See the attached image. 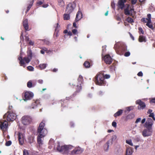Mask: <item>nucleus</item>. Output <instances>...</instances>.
<instances>
[{"mask_svg": "<svg viewBox=\"0 0 155 155\" xmlns=\"http://www.w3.org/2000/svg\"><path fill=\"white\" fill-rule=\"evenodd\" d=\"M150 102L152 103H155V98H152L150 100Z\"/></svg>", "mask_w": 155, "mask_h": 155, "instance_id": "nucleus-59", "label": "nucleus"}, {"mask_svg": "<svg viewBox=\"0 0 155 155\" xmlns=\"http://www.w3.org/2000/svg\"><path fill=\"white\" fill-rule=\"evenodd\" d=\"M138 30L139 31V32L140 33H140H141L142 34H143L144 31L141 28H139Z\"/></svg>", "mask_w": 155, "mask_h": 155, "instance_id": "nucleus-45", "label": "nucleus"}, {"mask_svg": "<svg viewBox=\"0 0 155 155\" xmlns=\"http://www.w3.org/2000/svg\"><path fill=\"white\" fill-rule=\"evenodd\" d=\"M139 40L140 42H142L143 41L146 42L145 38L142 35H140Z\"/></svg>", "mask_w": 155, "mask_h": 155, "instance_id": "nucleus-29", "label": "nucleus"}, {"mask_svg": "<svg viewBox=\"0 0 155 155\" xmlns=\"http://www.w3.org/2000/svg\"><path fill=\"white\" fill-rule=\"evenodd\" d=\"M98 94L99 96H102L103 94V92L101 91H100L98 93Z\"/></svg>", "mask_w": 155, "mask_h": 155, "instance_id": "nucleus-55", "label": "nucleus"}, {"mask_svg": "<svg viewBox=\"0 0 155 155\" xmlns=\"http://www.w3.org/2000/svg\"><path fill=\"white\" fill-rule=\"evenodd\" d=\"M102 48H103V49H102L103 52H105L106 51L105 49H106V46H103Z\"/></svg>", "mask_w": 155, "mask_h": 155, "instance_id": "nucleus-62", "label": "nucleus"}, {"mask_svg": "<svg viewBox=\"0 0 155 155\" xmlns=\"http://www.w3.org/2000/svg\"><path fill=\"white\" fill-rule=\"evenodd\" d=\"M110 75L108 74H106L105 76H104V79H108L110 78Z\"/></svg>", "mask_w": 155, "mask_h": 155, "instance_id": "nucleus-56", "label": "nucleus"}, {"mask_svg": "<svg viewBox=\"0 0 155 155\" xmlns=\"http://www.w3.org/2000/svg\"><path fill=\"white\" fill-rule=\"evenodd\" d=\"M137 2V0H131V3L132 4H135Z\"/></svg>", "mask_w": 155, "mask_h": 155, "instance_id": "nucleus-50", "label": "nucleus"}, {"mask_svg": "<svg viewBox=\"0 0 155 155\" xmlns=\"http://www.w3.org/2000/svg\"><path fill=\"white\" fill-rule=\"evenodd\" d=\"M105 62L107 64H110L112 61V58L109 54L105 55L104 58Z\"/></svg>", "mask_w": 155, "mask_h": 155, "instance_id": "nucleus-13", "label": "nucleus"}, {"mask_svg": "<svg viewBox=\"0 0 155 155\" xmlns=\"http://www.w3.org/2000/svg\"><path fill=\"white\" fill-rule=\"evenodd\" d=\"M146 119L145 118H143V119L141 121V123L142 124H143V123H144L145 121H146Z\"/></svg>", "mask_w": 155, "mask_h": 155, "instance_id": "nucleus-64", "label": "nucleus"}, {"mask_svg": "<svg viewBox=\"0 0 155 155\" xmlns=\"http://www.w3.org/2000/svg\"><path fill=\"white\" fill-rule=\"evenodd\" d=\"M84 65L85 67L86 68H89L90 66V64L88 61H85L84 64Z\"/></svg>", "mask_w": 155, "mask_h": 155, "instance_id": "nucleus-35", "label": "nucleus"}, {"mask_svg": "<svg viewBox=\"0 0 155 155\" xmlns=\"http://www.w3.org/2000/svg\"><path fill=\"white\" fill-rule=\"evenodd\" d=\"M76 7V3L75 1L69 3L67 5L66 11L67 13L70 14L74 10Z\"/></svg>", "mask_w": 155, "mask_h": 155, "instance_id": "nucleus-8", "label": "nucleus"}, {"mask_svg": "<svg viewBox=\"0 0 155 155\" xmlns=\"http://www.w3.org/2000/svg\"><path fill=\"white\" fill-rule=\"evenodd\" d=\"M22 123L24 125L29 124L31 121V118L29 116H24L22 118Z\"/></svg>", "mask_w": 155, "mask_h": 155, "instance_id": "nucleus-9", "label": "nucleus"}, {"mask_svg": "<svg viewBox=\"0 0 155 155\" xmlns=\"http://www.w3.org/2000/svg\"><path fill=\"white\" fill-rule=\"evenodd\" d=\"M149 117H151L153 118V120L155 121V118L154 117V114L153 113H152L150 114Z\"/></svg>", "mask_w": 155, "mask_h": 155, "instance_id": "nucleus-43", "label": "nucleus"}, {"mask_svg": "<svg viewBox=\"0 0 155 155\" xmlns=\"http://www.w3.org/2000/svg\"><path fill=\"white\" fill-rule=\"evenodd\" d=\"M16 117V114L13 113H7L3 116L4 118H7L8 121H13L15 119Z\"/></svg>", "mask_w": 155, "mask_h": 155, "instance_id": "nucleus-5", "label": "nucleus"}, {"mask_svg": "<svg viewBox=\"0 0 155 155\" xmlns=\"http://www.w3.org/2000/svg\"><path fill=\"white\" fill-rule=\"evenodd\" d=\"M32 57V51L30 49H28L27 51V57L22 58V53L21 52L18 59L19 61V64L21 66L25 68L26 66L25 64H28L31 61Z\"/></svg>", "mask_w": 155, "mask_h": 155, "instance_id": "nucleus-2", "label": "nucleus"}, {"mask_svg": "<svg viewBox=\"0 0 155 155\" xmlns=\"http://www.w3.org/2000/svg\"><path fill=\"white\" fill-rule=\"evenodd\" d=\"M47 65V64H41L39 65V67L41 69H43L45 68Z\"/></svg>", "mask_w": 155, "mask_h": 155, "instance_id": "nucleus-32", "label": "nucleus"}, {"mask_svg": "<svg viewBox=\"0 0 155 155\" xmlns=\"http://www.w3.org/2000/svg\"><path fill=\"white\" fill-rule=\"evenodd\" d=\"M112 125L114 127H117V123L115 121H113L112 123Z\"/></svg>", "mask_w": 155, "mask_h": 155, "instance_id": "nucleus-48", "label": "nucleus"}, {"mask_svg": "<svg viewBox=\"0 0 155 155\" xmlns=\"http://www.w3.org/2000/svg\"><path fill=\"white\" fill-rule=\"evenodd\" d=\"M38 82L40 84H42L43 83V81L42 80L40 79L38 80Z\"/></svg>", "mask_w": 155, "mask_h": 155, "instance_id": "nucleus-58", "label": "nucleus"}, {"mask_svg": "<svg viewBox=\"0 0 155 155\" xmlns=\"http://www.w3.org/2000/svg\"><path fill=\"white\" fill-rule=\"evenodd\" d=\"M81 89H80V88L79 87H77V88H76V92H75V93H76V92H79V91H81Z\"/></svg>", "mask_w": 155, "mask_h": 155, "instance_id": "nucleus-60", "label": "nucleus"}, {"mask_svg": "<svg viewBox=\"0 0 155 155\" xmlns=\"http://www.w3.org/2000/svg\"><path fill=\"white\" fill-rule=\"evenodd\" d=\"M29 44L30 45H31L33 46L34 45V42L32 41H30L29 42Z\"/></svg>", "mask_w": 155, "mask_h": 155, "instance_id": "nucleus-57", "label": "nucleus"}, {"mask_svg": "<svg viewBox=\"0 0 155 155\" xmlns=\"http://www.w3.org/2000/svg\"><path fill=\"white\" fill-rule=\"evenodd\" d=\"M133 153L132 149L131 147H128L126 150V155H132Z\"/></svg>", "mask_w": 155, "mask_h": 155, "instance_id": "nucleus-25", "label": "nucleus"}, {"mask_svg": "<svg viewBox=\"0 0 155 155\" xmlns=\"http://www.w3.org/2000/svg\"><path fill=\"white\" fill-rule=\"evenodd\" d=\"M136 104H138L140 106V108H139L140 110H143L146 107V104L145 103L142 101L140 100H137L136 101Z\"/></svg>", "mask_w": 155, "mask_h": 155, "instance_id": "nucleus-15", "label": "nucleus"}, {"mask_svg": "<svg viewBox=\"0 0 155 155\" xmlns=\"http://www.w3.org/2000/svg\"><path fill=\"white\" fill-rule=\"evenodd\" d=\"M58 4L59 6L61 7H64L65 3L63 0H58Z\"/></svg>", "mask_w": 155, "mask_h": 155, "instance_id": "nucleus-27", "label": "nucleus"}, {"mask_svg": "<svg viewBox=\"0 0 155 155\" xmlns=\"http://www.w3.org/2000/svg\"><path fill=\"white\" fill-rule=\"evenodd\" d=\"M149 20V18L148 17L146 18H143L141 19V21L143 22L147 23L148 21Z\"/></svg>", "mask_w": 155, "mask_h": 155, "instance_id": "nucleus-38", "label": "nucleus"}, {"mask_svg": "<svg viewBox=\"0 0 155 155\" xmlns=\"http://www.w3.org/2000/svg\"><path fill=\"white\" fill-rule=\"evenodd\" d=\"M152 111H152V110H151V109H149L148 110L147 113L148 114H151V113H152Z\"/></svg>", "mask_w": 155, "mask_h": 155, "instance_id": "nucleus-63", "label": "nucleus"}, {"mask_svg": "<svg viewBox=\"0 0 155 155\" xmlns=\"http://www.w3.org/2000/svg\"><path fill=\"white\" fill-rule=\"evenodd\" d=\"M126 143L131 146H133V143H132V141L130 140H126Z\"/></svg>", "mask_w": 155, "mask_h": 155, "instance_id": "nucleus-40", "label": "nucleus"}, {"mask_svg": "<svg viewBox=\"0 0 155 155\" xmlns=\"http://www.w3.org/2000/svg\"><path fill=\"white\" fill-rule=\"evenodd\" d=\"M127 0H119L118 2V6L119 8L122 9L124 6V3Z\"/></svg>", "mask_w": 155, "mask_h": 155, "instance_id": "nucleus-18", "label": "nucleus"}, {"mask_svg": "<svg viewBox=\"0 0 155 155\" xmlns=\"http://www.w3.org/2000/svg\"><path fill=\"white\" fill-rule=\"evenodd\" d=\"M123 112V110L121 109H120L118 110L116 113L114 114V116L115 117L120 115Z\"/></svg>", "mask_w": 155, "mask_h": 155, "instance_id": "nucleus-26", "label": "nucleus"}, {"mask_svg": "<svg viewBox=\"0 0 155 155\" xmlns=\"http://www.w3.org/2000/svg\"><path fill=\"white\" fill-rule=\"evenodd\" d=\"M94 82L99 86H105L106 82L104 79V75L101 73L97 74L95 77Z\"/></svg>", "mask_w": 155, "mask_h": 155, "instance_id": "nucleus-4", "label": "nucleus"}, {"mask_svg": "<svg viewBox=\"0 0 155 155\" xmlns=\"http://www.w3.org/2000/svg\"><path fill=\"white\" fill-rule=\"evenodd\" d=\"M117 138V136L115 135H113L111 139L109 140L108 141H110L112 143V144L113 143V141H115Z\"/></svg>", "mask_w": 155, "mask_h": 155, "instance_id": "nucleus-34", "label": "nucleus"}, {"mask_svg": "<svg viewBox=\"0 0 155 155\" xmlns=\"http://www.w3.org/2000/svg\"><path fill=\"white\" fill-rule=\"evenodd\" d=\"M12 144V142L10 140H9L7 142L5 143V145L7 146H10Z\"/></svg>", "mask_w": 155, "mask_h": 155, "instance_id": "nucleus-44", "label": "nucleus"}, {"mask_svg": "<svg viewBox=\"0 0 155 155\" xmlns=\"http://www.w3.org/2000/svg\"><path fill=\"white\" fill-rule=\"evenodd\" d=\"M147 17L148 18H149V20L148 21L146 25L149 28H150L153 29V25L151 23V15L150 14H147Z\"/></svg>", "mask_w": 155, "mask_h": 155, "instance_id": "nucleus-16", "label": "nucleus"}, {"mask_svg": "<svg viewBox=\"0 0 155 155\" xmlns=\"http://www.w3.org/2000/svg\"><path fill=\"white\" fill-rule=\"evenodd\" d=\"M149 8L150 10L152 12L155 11V7L154 6V5L152 3L150 4Z\"/></svg>", "mask_w": 155, "mask_h": 155, "instance_id": "nucleus-31", "label": "nucleus"}, {"mask_svg": "<svg viewBox=\"0 0 155 155\" xmlns=\"http://www.w3.org/2000/svg\"><path fill=\"white\" fill-rule=\"evenodd\" d=\"M45 123L43 120L40 124L38 129V135L37 137V142L40 147L43 144L42 138L44 137L47 133V130L44 128Z\"/></svg>", "mask_w": 155, "mask_h": 155, "instance_id": "nucleus-1", "label": "nucleus"}, {"mask_svg": "<svg viewBox=\"0 0 155 155\" xmlns=\"http://www.w3.org/2000/svg\"><path fill=\"white\" fill-rule=\"evenodd\" d=\"M60 26L59 25L58 23L57 24V26L55 29V31L58 32L60 29Z\"/></svg>", "mask_w": 155, "mask_h": 155, "instance_id": "nucleus-37", "label": "nucleus"}, {"mask_svg": "<svg viewBox=\"0 0 155 155\" xmlns=\"http://www.w3.org/2000/svg\"><path fill=\"white\" fill-rule=\"evenodd\" d=\"M127 21L128 22L130 23H132L134 22V21L133 19L130 17H128L127 18Z\"/></svg>", "mask_w": 155, "mask_h": 155, "instance_id": "nucleus-36", "label": "nucleus"}, {"mask_svg": "<svg viewBox=\"0 0 155 155\" xmlns=\"http://www.w3.org/2000/svg\"><path fill=\"white\" fill-rule=\"evenodd\" d=\"M77 32V30L76 29H74L72 30V32L74 34H76Z\"/></svg>", "mask_w": 155, "mask_h": 155, "instance_id": "nucleus-54", "label": "nucleus"}, {"mask_svg": "<svg viewBox=\"0 0 155 155\" xmlns=\"http://www.w3.org/2000/svg\"><path fill=\"white\" fill-rule=\"evenodd\" d=\"M27 86L29 88H31L33 87V85L31 81H29L27 82Z\"/></svg>", "mask_w": 155, "mask_h": 155, "instance_id": "nucleus-33", "label": "nucleus"}, {"mask_svg": "<svg viewBox=\"0 0 155 155\" xmlns=\"http://www.w3.org/2000/svg\"><path fill=\"white\" fill-rule=\"evenodd\" d=\"M83 150L81 147H75L71 152L72 154H79L83 152Z\"/></svg>", "mask_w": 155, "mask_h": 155, "instance_id": "nucleus-12", "label": "nucleus"}, {"mask_svg": "<svg viewBox=\"0 0 155 155\" xmlns=\"http://www.w3.org/2000/svg\"><path fill=\"white\" fill-rule=\"evenodd\" d=\"M137 75L140 77L142 76L143 75L142 72L141 71H140L137 74Z\"/></svg>", "mask_w": 155, "mask_h": 155, "instance_id": "nucleus-52", "label": "nucleus"}, {"mask_svg": "<svg viewBox=\"0 0 155 155\" xmlns=\"http://www.w3.org/2000/svg\"><path fill=\"white\" fill-rule=\"evenodd\" d=\"M18 137L19 143L21 145H22L24 143V138L22 134L19 133L18 134Z\"/></svg>", "mask_w": 155, "mask_h": 155, "instance_id": "nucleus-22", "label": "nucleus"}, {"mask_svg": "<svg viewBox=\"0 0 155 155\" xmlns=\"http://www.w3.org/2000/svg\"><path fill=\"white\" fill-rule=\"evenodd\" d=\"M33 0L31 1L30 2L29 5L27 8V10L26 12V13H27L29 11V10L31 8V7H32V6L33 5Z\"/></svg>", "mask_w": 155, "mask_h": 155, "instance_id": "nucleus-28", "label": "nucleus"}, {"mask_svg": "<svg viewBox=\"0 0 155 155\" xmlns=\"http://www.w3.org/2000/svg\"><path fill=\"white\" fill-rule=\"evenodd\" d=\"M78 85H77V87H79L80 89H81V84L83 82V77L81 75H79L78 79Z\"/></svg>", "mask_w": 155, "mask_h": 155, "instance_id": "nucleus-19", "label": "nucleus"}, {"mask_svg": "<svg viewBox=\"0 0 155 155\" xmlns=\"http://www.w3.org/2000/svg\"><path fill=\"white\" fill-rule=\"evenodd\" d=\"M23 26L25 29L26 31H28V20L26 19L24 20L23 22Z\"/></svg>", "mask_w": 155, "mask_h": 155, "instance_id": "nucleus-21", "label": "nucleus"}, {"mask_svg": "<svg viewBox=\"0 0 155 155\" xmlns=\"http://www.w3.org/2000/svg\"><path fill=\"white\" fill-rule=\"evenodd\" d=\"M132 109V107L130 106L127 107L126 108V109L128 111H130Z\"/></svg>", "mask_w": 155, "mask_h": 155, "instance_id": "nucleus-49", "label": "nucleus"}, {"mask_svg": "<svg viewBox=\"0 0 155 155\" xmlns=\"http://www.w3.org/2000/svg\"><path fill=\"white\" fill-rule=\"evenodd\" d=\"M28 69L30 71H34V68L33 67L30 66L27 67Z\"/></svg>", "mask_w": 155, "mask_h": 155, "instance_id": "nucleus-42", "label": "nucleus"}, {"mask_svg": "<svg viewBox=\"0 0 155 155\" xmlns=\"http://www.w3.org/2000/svg\"><path fill=\"white\" fill-rule=\"evenodd\" d=\"M34 96L33 93L30 91H26L24 94L23 100L25 101L31 100Z\"/></svg>", "mask_w": 155, "mask_h": 155, "instance_id": "nucleus-10", "label": "nucleus"}, {"mask_svg": "<svg viewBox=\"0 0 155 155\" xmlns=\"http://www.w3.org/2000/svg\"><path fill=\"white\" fill-rule=\"evenodd\" d=\"M153 130L152 128L146 127L142 132V135L144 137L151 136L152 134Z\"/></svg>", "mask_w": 155, "mask_h": 155, "instance_id": "nucleus-7", "label": "nucleus"}, {"mask_svg": "<svg viewBox=\"0 0 155 155\" xmlns=\"http://www.w3.org/2000/svg\"><path fill=\"white\" fill-rule=\"evenodd\" d=\"M8 125V123L5 120H1L0 121V128L3 131L6 130Z\"/></svg>", "mask_w": 155, "mask_h": 155, "instance_id": "nucleus-11", "label": "nucleus"}, {"mask_svg": "<svg viewBox=\"0 0 155 155\" xmlns=\"http://www.w3.org/2000/svg\"><path fill=\"white\" fill-rule=\"evenodd\" d=\"M73 147L70 145H64L61 146L59 143L57 147V150L61 153L64 154L68 153L70 150L72 149Z\"/></svg>", "mask_w": 155, "mask_h": 155, "instance_id": "nucleus-3", "label": "nucleus"}, {"mask_svg": "<svg viewBox=\"0 0 155 155\" xmlns=\"http://www.w3.org/2000/svg\"><path fill=\"white\" fill-rule=\"evenodd\" d=\"M130 55V53L129 51L126 52L124 54V56L126 57H128Z\"/></svg>", "mask_w": 155, "mask_h": 155, "instance_id": "nucleus-47", "label": "nucleus"}, {"mask_svg": "<svg viewBox=\"0 0 155 155\" xmlns=\"http://www.w3.org/2000/svg\"><path fill=\"white\" fill-rule=\"evenodd\" d=\"M44 2V1L43 0H42L41 1H38L37 2V6H39L40 5H42L43 2Z\"/></svg>", "mask_w": 155, "mask_h": 155, "instance_id": "nucleus-41", "label": "nucleus"}, {"mask_svg": "<svg viewBox=\"0 0 155 155\" xmlns=\"http://www.w3.org/2000/svg\"><path fill=\"white\" fill-rule=\"evenodd\" d=\"M34 140V138L32 137H30L28 138V142L31 143L33 142Z\"/></svg>", "mask_w": 155, "mask_h": 155, "instance_id": "nucleus-39", "label": "nucleus"}, {"mask_svg": "<svg viewBox=\"0 0 155 155\" xmlns=\"http://www.w3.org/2000/svg\"><path fill=\"white\" fill-rule=\"evenodd\" d=\"M82 16L81 12V11H78L76 14L75 21L77 22L80 20L82 18Z\"/></svg>", "mask_w": 155, "mask_h": 155, "instance_id": "nucleus-20", "label": "nucleus"}, {"mask_svg": "<svg viewBox=\"0 0 155 155\" xmlns=\"http://www.w3.org/2000/svg\"><path fill=\"white\" fill-rule=\"evenodd\" d=\"M54 142L53 140H50L49 141V144L50 145H51V144Z\"/></svg>", "mask_w": 155, "mask_h": 155, "instance_id": "nucleus-61", "label": "nucleus"}, {"mask_svg": "<svg viewBox=\"0 0 155 155\" xmlns=\"http://www.w3.org/2000/svg\"><path fill=\"white\" fill-rule=\"evenodd\" d=\"M133 10L132 8L128 7L125 9V14L126 15H129L132 12Z\"/></svg>", "mask_w": 155, "mask_h": 155, "instance_id": "nucleus-23", "label": "nucleus"}, {"mask_svg": "<svg viewBox=\"0 0 155 155\" xmlns=\"http://www.w3.org/2000/svg\"><path fill=\"white\" fill-rule=\"evenodd\" d=\"M112 145V143L110 141H107L105 143L103 146L104 150L106 152H107L109 150V147L110 145Z\"/></svg>", "mask_w": 155, "mask_h": 155, "instance_id": "nucleus-17", "label": "nucleus"}, {"mask_svg": "<svg viewBox=\"0 0 155 155\" xmlns=\"http://www.w3.org/2000/svg\"><path fill=\"white\" fill-rule=\"evenodd\" d=\"M114 48L116 51H118L119 52H120L119 53L120 55L122 54V52L126 50V48L122 47L121 44L120 43H117L115 44Z\"/></svg>", "mask_w": 155, "mask_h": 155, "instance_id": "nucleus-6", "label": "nucleus"}, {"mask_svg": "<svg viewBox=\"0 0 155 155\" xmlns=\"http://www.w3.org/2000/svg\"><path fill=\"white\" fill-rule=\"evenodd\" d=\"M141 120V118H139L137 119L135 121V123L137 124L139 122H140Z\"/></svg>", "mask_w": 155, "mask_h": 155, "instance_id": "nucleus-51", "label": "nucleus"}, {"mask_svg": "<svg viewBox=\"0 0 155 155\" xmlns=\"http://www.w3.org/2000/svg\"><path fill=\"white\" fill-rule=\"evenodd\" d=\"M23 155H29L28 150H24L23 151Z\"/></svg>", "mask_w": 155, "mask_h": 155, "instance_id": "nucleus-46", "label": "nucleus"}, {"mask_svg": "<svg viewBox=\"0 0 155 155\" xmlns=\"http://www.w3.org/2000/svg\"><path fill=\"white\" fill-rule=\"evenodd\" d=\"M111 6L113 8H115V5L114 2H111Z\"/></svg>", "mask_w": 155, "mask_h": 155, "instance_id": "nucleus-53", "label": "nucleus"}, {"mask_svg": "<svg viewBox=\"0 0 155 155\" xmlns=\"http://www.w3.org/2000/svg\"><path fill=\"white\" fill-rule=\"evenodd\" d=\"M153 121L152 119L150 118H148L147 121L145 123L144 127H145L152 128Z\"/></svg>", "mask_w": 155, "mask_h": 155, "instance_id": "nucleus-14", "label": "nucleus"}, {"mask_svg": "<svg viewBox=\"0 0 155 155\" xmlns=\"http://www.w3.org/2000/svg\"><path fill=\"white\" fill-rule=\"evenodd\" d=\"M69 13L64 14V20H68L70 18V15Z\"/></svg>", "mask_w": 155, "mask_h": 155, "instance_id": "nucleus-30", "label": "nucleus"}, {"mask_svg": "<svg viewBox=\"0 0 155 155\" xmlns=\"http://www.w3.org/2000/svg\"><path fill=\"white\" fill-rule=\"evenodd\" d=\"M40 104V101L39 100H37L35 101L32 104L31 106V108L32 109H35Z\"/></svg>", "mask_w": 155, "mask_h": 155, "instance_id": "nucleus-24", "label": "nucleus"}]
</instances>
